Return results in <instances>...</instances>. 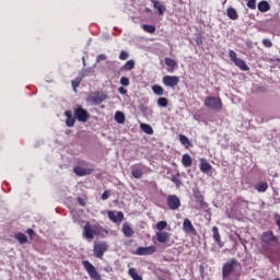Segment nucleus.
<instances>
[{
  "label": "nucleus",
  "mask_w": 280,
  "mask_h": 280,
  "mask_svg": "<svg viewBox=\"0 0 280 280\" xmlns=\"http://www.w3.org/2000/svg\"><path fill=\"white\" fill-rule=\"evenodd\" d=\"M178 176H180V175L177 174V175L172 176V182L175 183L176 187H179L183 185V183L179 180Z\"/></svg>",
  "instance_id": "41"
},
{
  "label": "nucleus",
  "mask_w": 280,
  "mask_h": 280,
  "mask_svg": "<svg viewBox=\"0 0 280 280\" xmlns=\"http://www.w3.org/2000/svg\"><path fill=\"white\" fill-rule=\"evenodd\" d=\"M152 91L155 95H163L164 93L163 86L161 85H153Z\"/></svg>",
  "instance_id": "37"
},
{
  "label": "nucleus",
  "mask_w": 280,
  "mask_h": 280,
  "mask_svg": "<svg viewBox=\"0 0 280 280\" xmlns=\"http://www.w3.org/2000/svg\"><path fill=\"white\" fill-rule=\"evenodd\" d=\"M115 121H117V124H125L126 115H124V113H121V112H116Z\"/></svg>",
  "instance_id": "31"
},
{
  "label": "nucleus",
  "mask_w": 280,
  "mask_h": 280,
  "mask_svg": "<svg viewBox=\"0 0 280 280\" xmlns=\"http://www.w3.org/2000/svg\"><path fill=\"white\" fill-rule=\"evenodd\" d=\"M259 12H268L270 10V3L268 1L262 0L258 3Z\"/></svg>",
  "instance_id": "23"
},
{
  "label": "nucleus",
  "mask_w": 280,
  "mask_h": 280,
  "mask_svg": "<svg viewBox=\"0 0 280 280\" xmlns=\"http://www.w3.org/2000/svg\"><path fill=\"white\" fill-rule=\"evenodd\" d=\"M142 30H144V32H148V34H154V32H156V27L150 24H144L142 26Z\"/></svg>",
  "instance_id": "34"
},
{
  "label": "nucleus",
  "mask_w": 280,
  "mask_h": 280,
  "mask_svg": "<svg viewBox=\"0 0 280 280\" xmlns=\"http://www.w3.org/2000/svg\"><path fill=\"white\" fill-rule=\"evenodd\" d=\"M211 170H213L211 164H209V162H207L205 159H201L200 160V171L203 174H209V172H211Z\"/></svg>",
  "instance_id": "17"
},
{
  "label": "nucleus",
  "mask_w": 280,
  "mask_h": 280,
  "mask_svg": "<svg viewBox=\"0 0 280 280\" xmlns=\"http://www.w3.org/2000/svg\"><path fill=\"white\" fill-rule=\"evenodd\" d=\"M74 174H77V176H88V174H91V170L89 168H82L80 166H75L73 168Z\"/></svg>",
  "instance_id": "21"
},
{
  "label": "nucleus",
  "mask_w": 280,
  "mask_h": 280,
  "mask_svg": "<svg viewBox=\"0 0 280 280\" xmlns=\"http://www.w3.org/2000/svg\"><path fill=\"white\" fill-rule=\"evenodd\" d=\"M78 202H79V205H81V207H85L86 206V201H84V199L82 197L78 198Z\"/></svg>",
  "instance_id": "49"
},
{
  "label": "nucleus",
  "mask_w": 280,
  "mask_h": 280,
  "mask_svg": "<svg viewBox=\"0 0 280 280\" xmlns=\"http://www.w3.org/2000/svg\"><path fill=\"white\" fill-rule=\"evenodd\" d=\"M119 60H128V52L122 50L119 55Z\"/></svg>",
  "instance_id": "46"
},
{
  "label": "nucleus",
  "mask_w": 280,
  "mask_h": 280,
  "mask_svg": "<svg viewBox=\"0 0 280 280\" xmlns=\"http://www.w3.org/2000/svg\"><path fill=\"white\" fill-rule=\"evenodd\" d=\"M110 197V192L108 190H105L103 194H102V200H108V198Z\"/></svg>",
  "instance_id": "47"
},
{
  "label": "nucleus",
  "mask_w": 280,
  "mask_h": 280,
  "mask_svg": "<svg viewBox=\"0 0 280 280\" xmlns=\"http://www.w3.org/2000/svg\"><path fill=\"white\" fill-rule=\"evenodd\" d=\"M229 56H230V59L232 60V62H235L236 60L240 59V58H237V52H235L234 50H229Z\"/></svg>",
  "instance_id": "42"
},
{
  "label": "nucleus",
  "mask_w": 280,
  "mask_h": 280,
  "mask_svg": "<svg viewBox=\"0 0 280 280\" xmlns=\"http://www.w3.org/2000/svg\"><path fill=\"white\" fill-rule=\"evenodd\" d=\"M196 43H197V45H202V38L198 37Z\"/></svg>",
  "instance_id": "52"
},
{
  "label": "nucleus",
  "mask_w": 280,
  "mask_h": 280,
  "mask_svg": "<svg viewBox=\"0 0 280 280\" xmlns=\"http://www.w3.org/2000/svg\"><path fill=\"white\" fill-rule=\"evenodd\" d=\"M240 266V262H237V259L232 258L228 260L222 268V275L223 279H226V277H230L232 272H235V269Z\"/></svg>",
  "instance_id": "3"
},
{
  "label": "nucleus",
  "mask_w": 280,
  "mask_h": 280,
  "mask_svg": "<svg viewBox=\"0 0 280 280\" xmlns=\"http://www.w3.org/2000/svg\"><path fill=\"white\" fill-rule=\"evenodd\" d=\"M106 100H108V94L104 91L91 92L85 98L88 104H91L92 106H100V104L106 102Z\"/></svg>",
  "instance_id": "1"
},
{
  "label": "nucleus",
  "mask_w": 280,
  "mask_h": 280,
  "mask_svg": "<svg viewBox=\"0 0 280 280\" xmlns=\"http://www.w3.org/2000/svg\"><path fill=\"white\" fill-rule=\"evenodd\" d=\"M164 229H167V221H160L156 223L158 231H164Z\"/></svg>",
  "instance_id": "39"
},
{
  "label": "nucleus",
  "mask_w": 280,
  "mask_h": 280,
  "mask_svg": "<svg viewBox=\"0 0 280 280\" xmlns=\"http://www.w3.org/2000/svg\"><path fill=\"white\" fill-rule=\"evenodd\" d=\"M107 215L109 220L114 223L124 222V212L121 211L119 212L108 211Z\"/></svg>",
  "instance_id": "14"
},
{
  "label": "nucleus",
  "mask_w": 280,
  "mask_h": 280,
  "mask_svg": "<svg viewBox=\"0 0 280 280\" xmlns=\"http://www.w3.org/2000/svg\"><path fill=\"white\" fill-rule=\"evenodd\" d=\"M156 240L160 244H165L170 240V233L167 232H158Z\"/></svg>",
  "instance_id": "18"
},
{
  "label": "nucleus",
  "mask_w": 280,
  "mask_h": 280,
  "mask_svg": "<svg viewBox=\"0 0 280 280\" xmlns=\"http://www.w3.org/2000/svg\"><path fill=\"white\" fill-rule=\"evenodd\" d=\"M194 198L196 199L197 205H199V208L202 209L205 207V197H202V194H200L198 188L194 190Z\"/></svg>",
  "instance_id": "15"
},
{
  "label": "nucleus",
  "mask_w": 280,
  "mask_h": 280,
  "mask_svg": "<svg viewBox=\"0 0 280 280\" xmlns=\"http://www.w3.org/2000/svg\"><path fill=\"white\" fill-rule=\"evenodd\" d=\"M234 65L236 67H238V69H241L242 71H248V66L246 65V62L242 59H236L234 61Z\"/></svg>",
  "instance_id": "27"
},
{
  "label": "nucleus",
  "mask_w": 280,
  "mask_h": 280,
  "mask_svg": "<svg viewBox=\"0 0 280 280\" xmlns=\"http://www.w3.org/2000/svg\"><path fill=\"white\" fill-rule=\"evenodd\" d=\"M120 84L122 86H130V80L127 77L120 78Z\"/></svg>",
  "instance_id": "43"
},
{
  "label": "nucleus",
  "mask_w": 280,
  "mask_h": 280,
  "mask_svg": "<svg viewBox=\"0 0 280 280\" xmlns=\"http://www.w3.org/2000/svg\"><path fill=\"white\" fill-rule=\"evenodd\" d=\"M255 188L260 192L264 194V191L268 190V183L266 182H259L256 184Z\"/></svg>",
  "instance_id": "28"
},
{
  "label": "nucleus",
  "mask_w": 280,
  "mask_h": 280,
  "mask_svg": "<svg viewBox=\"0 0 280 280\" xmlns=\"http://www.w3.org/2000/svg\"><path fill=\"white\" fill-rule=\"evenodd\" d=\"M65 115L67 117L66 126H68V128H73V126H75V118H73L71 110H66Z\"/></svg>",
  "instance_id": "16"
},
{
  "label": "nucleus",
  "mask_w": 280,
  "mask_h": 280,
  "mask_svg": "<svg viewBox=\"0 0 280 280\" xmlns=\"http://www.w3.org/2000/svg\"><path fill=\"white\" fill-rule=\"evenodd\" d=\"M122 233H124L125 237H132V235H135V231L128 223H124Z\"/></svg>",
  "instance_id": "19"
},
{
  "label": "nucleus",
  "mask_w": 280,
  "mask_h": 280,
  "mask_svg": "<svg viewBox=\"0 0 280 280\" xmlns=\"http://www.w3.org/2000/svg\"><path fill=\"white\" fill-rule=\"evenodd\" d=\"M192 163H194V160L191 159V155L184 154L182 156V164L184 165V167H191Z\"/></svg>",
  "instance_id": "20"
},
{
  "label": "nucleus",
  "mask_w": 280,
  "mask_h": 280,
  "mask_svg": "<svg viewBox=\"0 0 280 280\" xmlns=\"http://www.w3.org/2000/svg\"><path fill=\"white\" fill-rule=\"evenodd\" d=\"M82 62H86V59L84 57H82Z\"/></svg>",
  "instance_id": "55"
},
{
  "label": "nucleus",
  "mask_w": 280,
  "mask_h": 280,
  "mask_svg": "<svg viewBox=\"0 0 280 280\" xmlns=\"http://www.w3.org/2000/svg\"><path fill=\"white\" fill-rule=\"evenodd\" d=\"M158 106H160L161 108L167 107V98L166 97H160L158 100Z\"/></svg>",
  "instance_id": "38"
},
{
  "label": "nucleus",
  "mask_w": 280,
  "mask_h": 280,
  "mask_svg": "<svg viewBox=\"0 0 280 280\" xmlns=\"http://www.w3.org/2000/svg\"><path fill=\"white\" fill-rule=\"evenodd\" d=\"M183 231L184 233H190V235H196V228H194V224L191 223V220L185 219L183 223Z\"/></svg>",
  "instance_id": "13"
},
{
  "label": "nucleus",
  "mask_w": 280,
  "mask_h": 280,
  "mask_svg": "<svg viewBox=\"0 0 280 280\" xmlns=\"http://www.w3.org/2000/svg\"><path fill=\"white\" fill-rule=\"evenodd\" d=\"M118 93H120V95H126V93H128V90L125 88H119Z\"/></svg>",
  "instance_id": "50"
},
{
  "label": "nucleus",
  "mask_w": 280,
  "mask_h": 280,
  "mask_svg": "<svg viewBox=\"0 0 280 280\" xmlns=\"http://www.w3.org/2000/svg\"><path fill=\"white\" fill-rule=\"evenodd\" d=\"M15 240H18V242H20V244H27V236L23 233L16 234Z\"/></svg>",
  "instance_id": "35"
},
{
  "label": "nucleus",
  "mask_w": 280,
  "mask_h": 280,
  "mask_svg": "<svg viewBox=\"0 0 280 280\" xmlns=\"http://www.w3.org/2000/svg\"><path fill=\"white\" fill-rule=\"evenodd\" d=\"M205 106L211 110H222V100L217 96H207L203 101Z\"/></svg>",
  "instance_id": "2"
},
{
  "label": "nucleus",
  "mask_w": 280,
  "mask_h": 280,
  "mask_svg": "<svg viewBox=\"0 0 280 280\" xmlns=\"http://www.w3.org/2000/svg\"><path fill=\"white\" fill-rule=\"evenodd\" d=\"M82 264L90 279L102 280V276L100 275V272H97V269H95V266H93V264H91L89 260H83Z\"/></svg>",
  "instance_id": "4"
},
{
  "label": "nucleus",
  "mask_w": 280,
  "mask_h": 280,
  "mask_svg": "<svg viewBox=\"0 0 280 280\" xmlns=\"http://www.w3.org/2000/svg\"><path fill=\"white\" fill-rule=\"evenodd\" d=\"M105 270H106V272H110L113 270V268H106Z\"/></svg>",
  "instance_id": "54"
},
{
  "label": "nucleus",
  "mask_w": 280,
  "mask_h": 280,
  "mask_svg": "<svg viewBox=\"0 0 280 280\" xmlns=\"http://www.w3.org/2000/svg\"><path fill=\"white\" fill-rule=\"evenodd\" d=\"M95 235H97V230L91 223L86 222L83 228V237L85 240H94Z\"/></svg>",
  "instance_id": "8"
},
{
  "label": "nucleus",
  "mask_w": 280,
  "mask_h": 280,
  "mask_svg": "<svg viewBox=\"0 0 280 280\" xmlns=\"http://www.w3.org/2000/svg\"><path fill=\"white\" fill-rule=\"evenodd\" d=\"M212 233H213V240L218 243L221 244L222 243V238L220 236V230H218V226H213L212 228Z\"/></svg>",
  "instance_id": "29"
},
{
  "label": "nucleus",
  "mask_w": 280,
  "mask_h": 280,
  "mask_svg": "<svg viewBox=\"0 0 280 280\" xmlns=\"http://www.w3.org/2000/svg\"><path fill=\"white\" fill-rule=\"evenodd\" d=\"M154 253H156V247L154 245L148 247H138L136 249V255L139 256L154 255Z\"/></svg>",
  "instance_id": "12"
},
{
  "label": "nucleus",
  "mask_w": 280,
  "mask_h": 280,
  "mask_svg": "<svg viewBox=\"0 0 280 280\" xmlns=\"http://www.w3.org/2000/svg\"><path fill=\"white\" fill-rule=\"evenodd\" d=\"M247 8H249V10H256L257 9V0H248Z\"/></svg>",
  "instance_id": "40"
},
{
  "label": "nucleus",
  "mask_w": 280,
  "mask_h": 280,
  "mask_svg": "<svg viewBox=\"0 0 280 280\" xmlns=\"http://www.w3.org/2000/svg\"><path fill=\"white\" fill-rule=\"evenodd\" d=\"M167 206L172 211L180 209V198L176 195H170L167 197Z\"/></svg>",
  "instance_id": "10"
},
{
  "label": "nucleus",
  "mask_w": 280,
  "mask_h": 280,
  "mask_svg": "<svg viewBox=\"0 0 280 280\" xmlns=\"http://www.w3.org/2000/svg\"><path fill=\"white\" fill-rule=\"evenodd\" d=\"M135 69V60H128L122 67L121 71H132Z\"/></svg>",
  "instance_id": "30"
},
{
  "label": "nucleus",
  "mask_w": 280,
  "mask_h": 280,
  "mask_svg": "<svg viewBox=\"0 0 280 280\" xmlns=\"http://www.w3.org/2000/svg\"><path fill=\"white\" fill-rule=\"evenodd\" d=\"M106 55L102 54L96 57V62H102V60H106Z\"/></svg>",
  "instance_id": "48"
},
{
  "label": "nucleus",
  "mask_w": 280,
  "mask_h": 280,
  "mask_svg": "<svg viewBox=\"0 0 280 280\" xmlns=\"http://www.w3.org/2000/svg\"><path fill=\"white\" fill-rule=\"evenodd\" d=\"M246 45H247V47H250V45H252L250 40H247Z\"/></svg>",
  "instance_id": "53"
},
{
  "label": "nucleus",
  "mask_w": 280,
  "mask_h": 280,
  "mask_svg": "<svg viewBox=\"0 0 280 280\" xmlns=\"http://www.w3.org/2000/svg\"><path fill=\"white\" fill-rule=\"evenodd\" d=\"M164 61H165V66L170 67L171 69H174L177 66L176 61L172 58L166 57Z\"/></svg>",
  "instance_id": "36"
},
{
  "label": "nucleus",
  "mask_w": 280,
  "mask_h": 280,
  "mask_svg": "<svg viewBox=\"0 0 280 280\" xmlns=\"http://www.w3.org/2000/svg\"><path fill=\"white\" fill-rule=\"evenodd\" d=\"M73 91H78L77 89L82 84V77H78L74 80L71 81Z\"/></svg>",
  "instance_id": "33"
},
{
  "label": "nucleus",
  "mask_w": 280,
  "mask_h": 280,
  "mask_svg": "<svg viewBox=\"0 0 280 280\" xmlns=\"http://www.w3.org/2000/svg\"><path fill=\"white\" fill-rule=\"evenodd\" d=\"M91 73V68L89 69H83L80 73L79 78H82V80H84V78H86V75H89Z\"/></svg>",
  "instance_id": "44"
},
{
  "label": "nucleus",
  "mask_w": 280,
  "mask_h": 280,
  "mask_svg": "<svg viewBox=\"0 0 280 280\" xmlns=\"http://www.w3.org/2000/svg\"><path fill=\"white\" fill-rule=\"evenodd\" d=\"M260 241L262 244H266V246H271L272 244H279V238L275 236L272 231L264 232L260 236Z\"/></svg>",
  "instance_id": "5"
},
{
  "label": "nucleus",
  "mask_w": 280,
  "mask_h": 280,
  "mask_svg": "<svg viewBox=\"0 0 280 280\" xmlns=\"http://www.w3.org/2000/svg\"><path fill=\"white\" fill-rule=\"evenodd\" d=\"M148 172V167L143 164H138L131 167V174L133 178H143V174Z\"/></svg>",
  "instance_id": "11"
},
{
  "label": "nucleus",
  "mask_w": 280,
  "mask_h": 280,
  "mask_svg": "<svg viewBox=\"0 0 280 280\" xmlns=\"http://www.w3.org/2000/svg\"><path fill=\"white\" fill-rule=\"evenodd\" d=\"M262 45H264V47L270 48V47H272V40H270L268 38H264Z\"/></svg>",
  "instance_id": "45"
},
{
  "label": "nucleus",
  "mask_w": 280,
  "mask_h": 280,
  "mask_svg": "<svg viewBox=\"0 0 280 280\" xmlns=\"http://www.w3.org/2000/svg\"><path fill=\"white\" fill-rule=\"evenodd\" d=\"M83 67H86V61H83Z\"/></svg>",
  "instance_id": "56"
},
{
  "label": "nucleus",
  "mask_w": 280,
  "mask_h": 280,
  "mask_svg": "<svg viewBox=\"0 0 280 280\" xmlns=\"http://www.w3.org/2000/svg\"><path fill=\"white\" fill-rule=\"evenodd\" d=\"M140 128L142 132H145V135H154V129H152V126L148 124H140Z\"/></svg>",
  "instance_id": "26"
},
{
  "label": "nucleus",
  "mask_w": 280,
  "mask_h": 280,
  "mask_svg": "<svg viewBox=\"0 0 280 280\" xmlns=\"http://www.w3.org/2000/svg\"><path fill=\"white\" fill-rule=\"evenodd\" d=\"M74 117L78 121H82L83 124H86V121H89V117H91V115L82 106H78V108L74 109Z\"/></svg>",
  "instance_id": "6"
},
{
  "label": "nucleus",
  "mask_w": 280,
  "mask_h": 280,
  "mask_svg": "<svg viewBox=\"0 0 280 280\" xmlns=\"http://www.w3.org/2000/svg\"><path fill=\"white\" fill-rule=\"evenodd\" d=\"M179 141L182 145H185V148H189V145H191V141H189V138L185 135H179Z\"/></svg>",
  "instance_id": "32"
},
{
  "label": "nucleus",
  "mask_w": 280,
  "mask_h": 280,
  "mask_svg": "<svg viewBox=\"0 0 280 280\" xmlns=\"http://www.w3.org/2000/svg\"><path fill=\"white\" fill-rule=\"evenodd\" d=\"M162 82L164 86H170L171 89H174V86H178V82H180V78L176 75H165L163 77Z\"/></svg>",
  "instance_id": "9"
},
{
  "label": "nucleus",
  "mask_w": 280,
  "mask_h": 280,
  "mask_svg": "<svg viewBox=\"0 0 280 280\" xmlns=\"http://www.w3.org/2000/svg\"><path fill=\"white\" fill-rule=\"evenodd\" d=\"M108 250V245L105 242L94 244V255L97 259L104 257V253Z\"/></svg>",
  "instance_id": "7"
},
{
  "label": "nucleus",
  "mask_w": 280,
  "mask_h": 280,
  "mask_svg": "<svg viewBox=\"0 0 280 280\" xmlns=\"http://www.w3.org/2000/svg\"><path fill=\"white\" fill-rule=\"evenodd\" d=\"M228 16L232 21H237V19H240V15L237 14V10H235L234 8H228Z\"/></svg>",
  "instance_id": "24"
},
{
  "label": "nucleus",
  "mask_w": 280,
  "mask_h": 280,
  "mask_svg": "<svg viewBox=\"0 0 280 280\" xmlns=\"http://www.w3.org/2000/svg\"><path fill=\"white\" fill-rule=\"evenodd\" d=\"M128 275L133 280H143V278L139 275L136 268H129Z\"/></svg>",
  "instance_id": "25"
},
{
  "label": "nucleus",
  "mask_w": 280,
  "mask_h": 280,
  "mask_svg": "<svg viewBox=\"0 0 280 280\" xmlns=\"http://www.w3.org/2000/svg\"><path fill=\"white\" fill-rule=\"evenodd\" d=\"M153 3L155 10H158L159 14L163 15L165 13V7L160 3L159 0H150Z\"/></svg>",
  "instance_id": "22"
},
{
  "label": "nucleus",
  "mask_w": 280,
  "mask_h": 280,
  "mask_svg": "<svg viewBox=\"0 0 280 280\" xmlns=\"http://www.w3.org/2000/svg\"><path fill=\"white\" fill-rule=\"evenodd\" d=\"M26 233H27V235H30L32 237V235H34V230L28 229V230H26Z\"/></svg>",
  "instance_id": "51"
}]
</instances>
